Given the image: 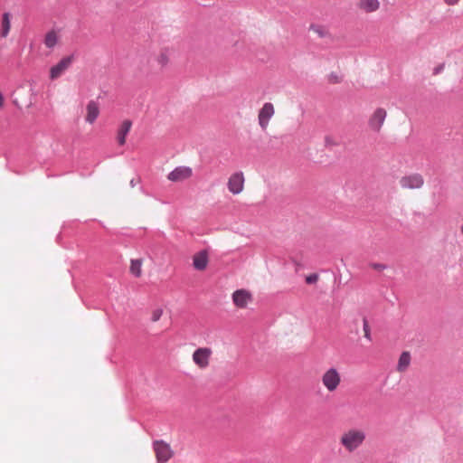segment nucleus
Segmentation results:
<instances>
[{
	"mask_svg": "<svg viewBox=\"0 0 463 463\" xmlns=\"http://www.w3.org/2000/svg\"><path fill=\"white\" fill-rule=\"evenodd\" d=\"M386 117V111L383 109H378V128L383 123Z\"/></svg>",
	"mask_w": 463,
	"mask_h": 463,
	"instance_id": "4be33fe9",
	"label": "nucleus"
},
{
	"mask_svg": "<svg viewBox=\"0 0 463 463\" xmlns=\"http://www.w3.org/2000/svg\"><path fill=\"white\" fill-rule=\"evenodd\" d=\"M391 273H392V275L394 274V271L392 269H391Z\"/></svg>",
	"mask_w": 463,
	"mask_h": 463,
	"instance_id": "c756f323",
	"label": "nucleus"
},
{
	"mask_svg": "<svg viewBox=\"0 0 463 463\" xmlns=\"http://www.w3.org/2000/svg\"><path fill=\"white\" fill-rule=\"evenodd\" d=\"M460 232H461V233H462V235H463V224H462V225H461V227H460Z\"/></svg>",
	"mask_w": 463,
	"mask_h": 463,
	"instance_id": "c85d7f7f",
	"label": "nucleus"
},
{
	"mask_svg": "<svg viewBox=\"0 0 463 463\" xmlns=\"http://www.w3.org/2000/svg\"><path fill=\"white\" fill-rule=\"evenodd\" d=\"M71 63V58L65 57L61 59L56 65L52 66L50 70L51 80L58 79L70 67Z\"/></svg>",
	"mask_w": 463,
	"mask_h": 463,
	"instance_id": "9d476101",
	"label": "nucleus"
},
{
	"mask_svg": "<svg viewBox=\"0 0 463 463\" xmlns=\"http://www.w3.org/2000/svg\"><path fill=\"white\" fill-rule=\"evenodd\" d=\"M213 351L209 347L197 348L193 354L194 363L200 368L205 369L210 364Z\"/></svg>",
	"mask_w": 463,
	"mask_h": 463,
	"instance_id": "20e7f679",
	"label": "nucleus"
},
{
	"mask_svg": "<svg viewBox=\"0 0 463 463\" xmlns=\"http://www.w3.org/2000/svg\"><path fill=\"white\" fill-rule=\"evenodd\" d=\"M321 383L328 392H335L342 383V376L338 369L327 368L321 375Z\"/></svg>",
	"mask_w": 463,
	"mask_h": 463,
	"instance_id": "f03ea898",
	"label": "nucleus"
},
{
	"mask_svg": "<svg viewBox=\"0 0 463 463\" xmlns=\"http://www.w3.org/2000/svg\"><path fill=\"white\" fill-rule=\"evenodd\" d=\"M364 335L368 340H371L370 327L365 318L364 319Z\"/></svg>",
	"mask_w": 463,
	"mask_h": 463,
	"instance_id": "5701e85b",
	"label": "nucleus"
},
{
	"mask_svg": "<svg viewBox=\"0 0 463 463\" xmlns=\"http://www.w3.org/2000/svg\"><path fill=\"white\" fill-rule=\"evenodd\" d=\"M232 301L238 308H245L252 301V295L247 289H238L232 293Z\"/></svg>",
	"mask_w": 463,
	"mask_h": 463,
	"instance_id": "1a4fd4ad",
	"label": "nucleus"
},
{
	"mask_svg": "<svg viewBox=\"0 0 463 463\" xmlns=\"http://www.w3.org/2000/svg\"><path fill=\"white\" fill-rule=\"evenodd\" d=\"M445 64L440 63L433 69V75L439 74L444 70Z\"/></svg>",
	"mask_w": 463,
	"mask_h": 463,
	"instance_id": "393cba45",
	"label": "nucleus"
},
{
	"mask_svg": "<svg viewBox=\"0 0 463 463\" xmlns=\"http://www.w3.org/2000/svg\"><path fill=\"white\" fill-rule=\"evenodd\" d=\"M142 265L143 261L141 259L131 260L129 267L130 273L137 278H140L142 276Z\"/></svg>",
	"mask_w": 463,
	"mask_h": 463,
	"instance_id": "a211bd4d",
	"label": "nucleus"
},
{
	"mask_svg": "<svg viewBox=\"0 0 463 463\" xmlns=\"http://www.w3.org/2000/svg\"><path fill=\"white\" fill-rule=\"evenodd\" d=\"M244 182H245V178H244L243 173L236 172V173L232 174L228 179V183H227L228 190L232 194H239L244 189Z\"/></svg>",
	"mask_w": 463,
	"mask_h": 463,
	"instance_id": "0eeeda50",
	"label": "nucleus"
},
{
	"mask_svg": "<svg viewBox=\"0 0 463 463\" xmlns=\"http://www.w3.org/2000/svg\"><path fill=\"white\" fill-rule=\"evenodd\" d=\"M209 263V254L206 250H200L193 256V266L196 270H204Z\"/></svg>",
	"mask_w": 463,
	"mask_h": 463,
	"instance_id": "9b49d317",
	"label": "nucleus"
},
{
	"mask_svg": "<svg viewBox=\"0 0 463 463\" xmlns=\"http://www.w3.org/2000/svg\"><path fill=\"white\" fill-rule=\"evenodd\" d=\"M377 268H378V274H379L380 271H382L383 269H386L387 267L385 265L378 264Z\"/></svg>",
	"mask_w": 463,
	"mask_h": 463,
	"instance_id": "bb28decb",
	"label": "nucleus"
},
{
	"mask_svg": "<svg viewBox=\"0 0 463 463\" xmlns=\"http://www.w3.org/2000/svg\"><path fill=\"white\" fill-rule=\"evenodd\" d=\"M164 309L160 307H157L151 311V317L150 319L152 322H157L160 320L161 317L163 316Z\"/></svg>",
	"mask_w": 463,
	"mask_h": 463,
	"instance_id": "412c9836",
	"label": "nucleus"
},
{
	"mask_svg": "<svg viewBox=\"0 0 463 463\" xmlns=\"http://www.w3.org/2000/svg\"><path fill=\"white\" fill-rule=\"evenodd\" d=\"M99 105L95 100H90L86 106L85 120L89 124H93L99 116Z\"/></svg>",
	"mask_w": 463,
	"mask_h": 463,
	"instance_id": "f8f14e48",
	"label": "nucleus"
},
{
	"mask_svg": "<svg viewBox=\"0 0 463 463\" xmlns=\"http://www.w3.org/2000/svg\"><path fill=\"white\" fill-rule=\"evenodd\" d=\"M4 104V98H3V95L0 93V108H2Z\"/></svg>",
	"mask_w": 463,
	"mask_h": 463,
	"instance_id": "cd10ccee",
	"label": "nucleus"
},
{
	"mask_svg": "<svg viewBox=\"0 0 463 463\" xmlns=\"http://www.w3.org/2000/svg\"><path fill=\"white\" fill-rule=\"evenodd\" d=\"M400 184L404 189H420L424 184V179L420 174L414 173L402 176Z\"/></svg>",
	"mask_w": 463,
	"mask_h": 463,
	"instance_id": "39448f33",
	"label": "nucleus"
},
{
	"mask_svg": "<svg viewBox=\"0 0 463 463\" xmlns=\"http://www.w3.org/2000/svg\"><path fill=\"white\" fill-rule=\"evenodd\" d=\"M156 64L161 68H165L169 62H170V54L167 50H161L156 55Z\"/></svg>",
	"mask_w": 463,
	"mask_h": 463,
	"instance_id": "2eb2a0df",
	"label": "nucleus"
},
{
	"mask_svg": "<svg viewBox=\"0 0 463 463\" xmlns=\"http://www.w3.org/2000/svg\"><path fill=\"white\" fill-rule=\"evenodd\" d=\"M360 10L365 13H372L376 9V0H358Z\"/></svg>",
	"mask_w": 463,
	"mask_h": 463,
	"instance_id": "f3484780",
	"label": "nucleus"
},
{
	"mask_svg": "<svg viewBox=\"0 0 463 463\" xmlns=\"http://www.w3.org/2000/svg\"><path fill=\"white\" fill-rule=\"evenodd\" d=\"M365 438L366 434L364 430L352 428L341 434L339 443L345 451L353 453L363 445Z\"/></svg>",
	"mask_w": 463,
	"mask_h": 463,
	"instance_id": "f257e3e1",
	"label": "nucleus"
},
{
	"mask_svg": "<svg viewBox=\"0 0 463 463\" xmlns=\"http://www.w3.org/2000/svg\"><path fill=\"white\" fill-rule=\"evenodd\" d=\"M1 36L5 38L11 28V15L9 13H4L1 23Z\"/></svg>",
	"mask_w": 463,
	"mask_h": 463,
	"instance_id": "dca6fc26",
	"label": "nucleus"
},
{
	"mask_svg": "<svg viewBox=\"0 0 463 463\" xmlns=\"http://www.w3.org/2000/svg\"><path fill=\"white\" fill-rule=\"evenodd\" d=\"M459 0H444V2L449 5H454L458 4Z\"/></svg>",
	"mask_w": 463,
	"mask_h": 463,
	"instance_id": "a878e982",
	"label": "nucleus"
},
{
	"mask_svg": "<svg viewBox=\"0 0 463 463\" xmlns=\"http://www.w3.org/2000/svg\"><path fill=\"white\" fill-rule=\"evenodd\" d=\"M193 175V169L189 166L180 165L167 175V179L174 183L188 180Z\"/></svg>",
	"mask_w": 463,
	"mask_h": 463,
	"instance_id": "423d86ee",
	"label": "nucleus"
},
{
	"mask_svg": "<svg viewBox=\"0 0 463 463\" xmlns=\"http://www.w3.org/2000/svg\"><path fill=\"white\" fill-rule=\"evenodd\" d=\"M131 126L132 123L130 120H124L121 123L117 135V140L118 145L123 146L126 143V137L128 132L130 131Z\"/></svg>",
	"mask_w": 463,
	"mask_h": 463,
	"instance_id": "ddd939ff",
	"label": "nucleus"
},
{
	"mask_svg": "<svg viewBox=\"0 0 463 463\" xmlns=\"http://www.w3.org/2000/svg\"><path fill=\"white\" fill-rule=\"evenodd\" d=\"M411 364V354L407 351H404L401 354L397 364V371L400 373L405 372Z\"/></svg>",
	"mask_w": 463,
	"mask_h": 463,
	"instance_id": "4468645a",
	"label": "nucleus"
},
{
	"mask_svg": "<svg viewBox=\"0 0 463 463\" xmlns=\"http://www.w3.org/2000/svg\"><path fill=\"white\" fill-rule=\"evenodd\" d=\"M318 280V275L316 273L310 274L306 277V282L307 284H315Z\"/></svg>",
	"mask_w": 463,
	"mask_h": 463,
	"instance_id": "b1692460",
	"label": "nucleus"
},
{
	"mask_svg": "<svg viewBox=\"0 0 463 463\" xmlns=\"http://www.w3.org/2000/svg\"><path fill=\"white\" fill-rule=\"evenodd\" d=\"M58 43V34L54 31H50L44 37V44L47 48H53Z\"/></svg>",
	"mask_w": 463,
	"mask_h": 463,
	"instance_id": "6ab92c4d",
	"label": "nucleus"
},
{
	"mask_svg": "<svg viewBox=\"0 0 463 463\" xmlns=\"http://www.w3.org/2000/svg\"><path fill=\"white\" fill-rule=\"evenodd\" d=\"M156 459L159 463L168 461L174 455L170 445L163 440H156L153 444Z\"/></svg>",
	"mask_w": 463,
	"mask_h": 463,
	"instance_id": "7ed1b4c3",
	"label": "nucleus"
},
{
	"mask_svg": "<svg viewBox=\"0 0 463 463\" xmlns=\"http://www.w3.org/2000/svg\"><path fill=\"white\" fill-rule=\"evenodd\" d=\"M431 196L436 205H439L445 197L444 188L440 186L439 190L438 192H433Z\"/></svg>",
	"mask_w": 463,
	"mask_h": 463,
	"instance_id": "aec40b11",
	"label": "nucleus"
},
{
	"mask_svg": "<svg viewBox=\"0 0 463 463\" xmlns=\"http://www.w3.org/2000/svg\"><path fill=\"white\" fill-rule=\"evenodd\" d=\"M275 109L273 104L270 102H266L260 109L258 115V119L259 124L263 130L268 128L269 119L273 117Z\"/></svg>",
	"mask_w": 463,
	"mask_h": 463,
	"instance_id": "6e6552de",
	"label": "nucleus"
}]
</instances>
